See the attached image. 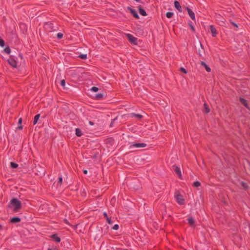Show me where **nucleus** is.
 <instances>
[{"label":"nucleus","mask_w":250,"mask_h":250,"mask_svg":"<svg viewBox=\"0 0 250 250\" xmlns=\"http://www.w3.org/2000/svg\"><path fill=\"white\" fill-rule=\"evenodd\" d=\"M10 205H9V207H13L14 208L13 210L14 212H18L21 208V203L20 201L16 198H13L10 201Z\"/></svg>","instance_id":"1"},{"label":"nucleus","mask_w":250,"mask_h":250,"mask_svg":"<svg viewBox=\"0 0 250 250\" xmlns=\"http://www.w3.org/2000/svg\"><path fill=\"white\" fill-rule=\"evenodd\" d=\"M44 28L47 32H52L56 30V29H54L53 23L51 22L46 23L44 25Z\"/></svg>","instance_id":"2"},{"label":"nucleus","mask_w":250,"mask_h":250,"mask_svg":"<svg viewBox=\"0 0 250 250\" xmlns=\"http://www.w3.org/2000/svg\"><path fill=\"white\" fill-rule=\"evenodd\" d=\"M175 198L177 202L180 205L184 204V199L183 196L179 193H177L175 195Z\"/></svg>","instance_id":"3"},{"label":"nucleus","mask_w":250,"mask_h":250,"mask_svg":"<svg viewBox=\"0 0 250 250\" xmlns=\"http://www.w3.org/2000/svg\"><path fill=\"white\" fill-rule=\"evenodd\" d=\"M126 36L128 41L132 43L135 45L137 44V39L130 34H126Z\"/></svg>","instance_id":"4"},{"label":"nucleus","mask_w":250,"mask_h":250,"mask_svg":"<svg viewBox=\"0 0 250 250\" xmlns=\"http://www.w3.org/2000/svg\"><path fill=\"white\" fill-rule=\"evenodd\" d=\"M146 146V144L145 143H135L130 146L129 148H131L133 147L140 148L145 147Z\"/></svg>","instance_id":"5"},{"label":"nucleus","mask_w":250,"mask_h":250,"mask_svg":"<svg viewBox=\"0 0 250 250\" xmlns=\"http://www.w3.org/2000/svg\"><path fill=\"white\" fill-rule=\"evenodd\" d=\"M172 169L175 172V173L177 174L178 177L180 178H181L182 177V173H181L180 168L178 167H177L175 165H173L172 166Z\"/></svg>","instance_id":"6"},{"label":"nucleus","mask_w":250,"mask_h":250,"mask_svg":"<svg viewBox=\"0 0 250 250\" xmlns=\"http://www.w3.org/2000/svg\"><path fill=\"white\" fill-rule=\"evenodd\" d=\"M127 9L128 10H129L130 11L131 14L133 15V16L135 18H136L137 19H139V16L138 14H137V12L135 10L131 8L130 7H127Z\"/></svg>","instance_id":"7"},{"label":"nucleus","mask_w":250,"mask_h":250,"mask_svg":"<svg viewBox=\"0 0 250 250\" xmlns=\"http://www.w3.org/2000/svg\"><path fill=\"white\" fill-rule=\"evenodd\" d=\"M186 9L188 12V14L189 15V16L190 17V18L193 20H194L195 19V14H194V13L192 11V10L191 9H190L189 8L187 7H186Z\"/></svg>","instance_id":"8"},{"label":"nucleus","mask_w":250,"mask_h":250,"mask_svg":"<svg viewBox=\"0 0 250 250\" xmlns=\"http://www.w3.org/2000/svg\"><path fill=\"white\" fill-rule=\"evenodd\" d=\"M9 64L13 67H17V62L12 58H10L7 60Z\"/></svg>","instance_id":"9"},{"label":"nucleus","mask_w":250,"mask_h":250,"mask_svg":"<svg viewBox=\"0 0 250 250\" xmlns=\"http://www.w3.org/2000/svg\"><path fill=\"white\" fill-rule=\"evenodd\" d=\"M209 29L211 32L212 36L215 37L217 34V32L215 27L213 25H211L209 26Z\"/></svg>","instance_id":"10"},{"label":"nucleus","mask_w":250,"mask_h":250,"mask_svg":"<svg viewBox=\"0 0 250 250\" xmlns=\"http://www.w3.org/2000/svg\"><path fill=\"white\" fill-rule=\"evenodd\" d=\"M21 221V219L19 217H14L10 219V222L11 223H17L20 222Z\"/></svg>","instance_id":"11"},{"label":"nucleus","mask_w":250,"mask_h":250,"mask_svg":"<svg viewBox=\"0 0 250 250\" xmlns=\"http://www.w3.org/2000/svg\"><path fill=\"white\" fill-rule=\"evenodd\" d=\"M174 6L179 12H181L182 11V7L178 1L175 0L174 1Z\"/></svg>","instance_id":"12"},{"label":"nucleus","mask_w":250,"mask_h":250,"mask_svg":"<svg viewBox=\"0 0 250 250\" xmlns=\"http://www.w3.org/2000/svg\"><path fill=\"white\" fill-rule=\"evenodd\" d=\"M52 239H53L55 241L59 243L61 241L60 238L58 236L57 234H54L52 235L50 237Z\"/></svg>","instance_id":"13"},{"label":"nucleus","mask_w":250,"mask_h":250,"mask_svg":"<svg viewBox=\"0 0 250 250\" xmlns=\"http://www.w3.org/2000/svg\"><path fill=\"white\" fill-rule=\"evenodd\" d=\"M103 215H104V218L106 219L107 222L109 224H112V222L111 221V218L108 216L107 214L106 213V212H104V213H103Z\"/></svg>","instance_id":"14"},{"label":"nucleus","mask_w":250,"mask_h":250,"mask_svg":"<svg viewBox=\"0 0 250 250\" xmlns=\"http://www.w3.org/2000/svg\"><path fill=\"white\" fill-rule=\"evenodd\" d=\"M138 10L140 15L143 16H146L147 15L146 11L143 8H142L141 6L140 5L138 6Z\"/></svg>","instance_id":"15"},{"label":"nucleus","mask_w":250,"mask_h":250,"mask_svg":"<svg viewBox=\"0 0 250 250\" xmlns=\"http://www.w3.org/2000/svg\"><path fill=\"white\" fill-rule=\"evenodd\" d=\"M203 112L207 114L208 113L210 112V109L209 108V106L206 103H205L204 104Z\"/></svg>","instance_id":"16"},{"label":"nucleus","mask_w":250,"mask_h":250,"mask_svg":"<svg viewBox=\"0 0 250 250\" xmlns=\"http://www.w3.org/2000/svg\"><path fill=\"white\" fill-rule=\"evenodd\" d=\"M201 64L202 66H203L205 67V69L207 72H210V71H211L210 68L206 63V62L202 61L201 62Z\"/></svg>","instance_id":"17"},{"label":"nucleus","mask_w":250,"mask_h":250,"mask_svg":"<svg viewBox=\"0 0 250 250\" xmlns=\"http://www.w3.org/2000/svg\"><path fill=\"white\" fill-rule=\"evenodd\" d=\"M240 102L243 104L245 107H247L248 106L247 101L243 98L240 97L239 99Z\"/></svg>","instance_id":"18"},{"label":"nucleus","mask_w":250,"mask_h":250,"mask_svg":"<svg viewBox=\"0 0 250 250\" xmlns=\"http://www.w3.org/2000/svg\"><path fill=\"white\" fill-rule=\"evenodd\" d=\"M75 132L76 135L78 137H81L83 134L81 129L79 128H76Z\"/></svg>","instance_id":"19"},{"label":"nucleus","mask_w":250,"mask_h":250,"mask_svg":"<svg viewBox=\"0 0 250 250\" xmlns=\"http://www.w3.org/2000/svg\"><path fill=\"white\" fill-rule=\"evenodd\" d=\"M188 223L189 224L190 226H192L195 224V220L192 217H189L187 219Z\"/></svg>","instance_id":"20"},{"label":"nucleus","mask_w":250,"mask_h":250,"mask_svg":"<svg viewBox=\"0 0 250 250\" xmlns=\"http://www.w3.org/2000/svg\"><path fill=\"white\" fill-rule=\"evenodd\" d=\"M131 117H136L138 119H141L143 118V116L139 114H136L134 113H132L131 114Z\"/></svg>","instance_id":"21"},{"label":"nucleus","mask_w":250,"mask_h":250,"mask_svg":"<svg viewBox=\"0 0 250 250\" xmlns=\"http://www.w3.org/2000/svg\"><path fill=\"white\" fill-rule=\"evenodd\" d=\"M40 114H37L34 117V121H33V125H36L37 123V122H38V120H39V119L40 118Z\"/></svg>","instance_id":"22"},{"label":"nucleus","mask_w":250,"mask_h":250,"mask_svg":"<svg viewBox=\"0 0 250 250\" xmlns=\"http://www.w3.org/2000/svg\"><path fill=\"white\" fill-rule=\"evenodd\" d=\"M188 24L190 26L192 31L193 32H195V28H194V27L193 26V25L192 24V21H190L189 22H188Z\"/></svg>","instance_id":"23"},{"label":"nucleus","mask_w":250,"mask_h":250,"mask_svg":"<svg viewBox=\"0 0 250 250\" xmlns=\"http://www.w3.org/2000/svg\"><path fill=\"white\" fill-rule=\"evenodd\" d=\"M22 118H20L19 119V121H18V124H19V125H21V123H22ZM17 128H19V129H22L23 126H22L21 125H20L18 126Z\"/></svg>","instance_id":"24"},{"label":"nucleus","mask_w":250,"mask_h":250,"mask_svg":"<svg viewBox=\"0 0 250 250\" xmlns=\"http://www.w3.org/2000/svg\"><path fill=\"white\" fill-rule=\"evenodd\" d=\"M103 97V94L102 93H98L96 95L95 98L97 100H100Z\"/></svg>","instance_id":"25"},{"label":"nucleus","mask_w":250,"mask_h":250,"mask_svg":"<svg viewBox=\"0 0 250 250\" xmlns=\"http://www.w3.org/2000/svg\"><path fill=\"white\" fill-rule=\"evenodd\" d=\"M173 15V13L171 12H167L166 13V17L168 19L172 18Z\"/></svg>","instance_id":"26"},{"label":"nucleus","mask_w":250,"mask_h":250,"mask_svg":"<svg viewBox=\"0 0 250 250\" xmlns=\"http://www.w3.org/2000/svg\"><path fill=\"white\" fill-rule=\"evenodd\" d=\"M10 166L12 168H16L18 167V165L15 163L11 162Z\"/></svg>","instance_id":"27"},{"label":"nucleus","mask_w":250,"mask_h":250,"mask_svg":"<svg viewBox=\"0 0 250 250\" xmlns=\"http://www.w3.org/2000/svg\"><path fill=\"white\" fill-rule=\"evenodd\" d=\"M201 185L199 181L194 182L193 184V186L195 187H199Z\"/></svg>","instance_id":"28"},{"label":"nucleus","mask_w":250,"mask_h":250,"mask_svg":"<svg viewBox=\"0 0 250 250\" xmlns=\"http://www.w3.org/2000/svg\"><path fill=\"white\" fill-rule=\"evenodd\" d=\"M4 52L7 53V54H10V52H11V50H10V48L9 47H6L4 49Z\"/></svg>","instance_id":"29"},{"label":"nucleus","mask_w":250,"mask_h":250,"mask_svg":"<svg viewBox=\"0 0 250 250\" xmlns=\"http://www.w3.org/2000/svg\"><path fill=\"white\" fill-rule=\"evenodd\" d=\"M79 58H80L82 59L85 60L87 58V55L86 54H81L79 55Z\"/></svg>","instance_id":"30"},{"label":"nucleus","mask_w":250,"mask_h":250,"mask_svg":"<svg viewBox=\"0 0 250 250\" xmlns=\"http://www.w3.org/2000/svg\"><path fill=\"white\" fill-rule=\"evenodd\" d=\"M4 41L0 37V46L1 47H4Z\"/></svg>","instance_id":"31"},{"label":"nucleus","mask_w":250,"mask_h":250,"mask_svg":"<svg viewBox=\"0 0 250 250\" xmlns=\"http://www.w3.org/2000/svg\"><path fill=\"white\" fill-rule=\"evenodd\" d=\"M58 39L60 40L62 38L63 34L62 33H59L57 35Z\"/></svg>","instance_id":"32"},{"label":"nucleus","mask_w":250,"mask_h":250,"mask_svg":"<svg viewBox=\"0 0 250 250\" xmlns=\"http://www.w3.org/2000/svg\"><path fill=\"white\" fill-rule=\"evenodd\" d=\"M61 85L65 88V81L64 80H62L60 82Z\"/></svg>","instance_id":"33"},{"label":"nucleus","mask_w":250,"mask_h":250,"mask_svg":"<svg viewBox=\"0 0 250 250\" xmlns=\"http://www.w3.org/2000/svg\"><path fill=\"white\" fill-rule=\"evenodd\" d=\"M91 91H92L93 92H97V91H98L99 89H98V88L97 87L93 86L91 88Z\"/></svg>","instance_id":"34"},{"label":"nucleus","mask_w":250,"mask_h":250,"mask_svg":"<svg viewBox=\"0 0 250 250\" xmlns=\"http://www.w3.org/2000/svg\"><path fill=\"white\" fill-rule=\"evenodd\" d=\"M180 70L185 74H187L188 73V71L186 70V69L183 67H181L180 68Z\"/></svg>","instance_id":"35"},{"label":"nucleus","mask_w":250,"mask_h":250,"mask_svg":"<svg viewBox=\"0 0 250 250\" xmlns=\"http://www.w3.org/2000/svg\"><path fill=\"white\" fill-rule=\"evenodd\" d=\"M241 185L245 188H247L248 187L247 184L244 182H241Z\"/></svg>","instance_id":"36"},{"label":"nucleus","mask_w":250,"mask_h":250,"mask_svg":"<svg viewBox=\"0 0 250 250\" xmlns=\"http://www.w3.org/2000/svg\"><path fill=\"white\" fill-rule=\"evenodd\" d=\"M62 176L59 177V180H58V183L60 184H62Z\"/></svg>","instance_id":"37"},{"label":"nucleus","mask_w":250,"mask_h":250,"mask_svg":"<svg viewBox=\"0 0 250 250\" xmlns=\"http://www.w3.org/2000/svg\"><path fill=\"white\" fill-rule=\"evenodd\" d=\"M112 229H114V230H117V229H119V226H118V225H117V224L113 226V227L112 228Z\"/></svg>","instance_id":"38"},{"label":"nucleus","mask_w":250,"mask_h":250,"mask_svg":"<svg viewBox=\"0 0 250 250\" xmlns=\"http://www.w3.org/2000/svg\"><path fill=\"white\" fill-rule=\"evenodd\" d=\"M231 24H232L233 25H234V26L235 27H236V28H238V25H237L236 23H235V22H233V21H231Z\"/></svg>","instance_id":"39"},{"label":"nucleus","mask_w":250,"mask_h":250,"mask_svg":"<svg viewBox=\"0 0 250 250\" xmlns=\"http://www.w3.org/2000/svg\"><path fill=\"white\" fill-rule=\"evenodd\" d=\"M48 250H58L56 248H49Z\"/></svg>","instance_id":"40"},{"label":"nucleus","mask_w":250,"mask_h":250,"mask_svg":"<svg viewBox=\"0 0 250 250\" xmlns=\"http://www.w3.org/2000/svg\"><path fill=\"white\" fill-rule=\"evenodd\" d=\"M83 172L84 174H86L87 173V170L86 169L83 170Z\"/></svg>","instance_id":"41"},{"label":"nucleus","mask_w":250,"mask_h":250,"mask_svg":"<svg viewBox=\"0 0 250 250\" xmlns=\"http://www.w3.org/2000/svg\"><path fill=\"white\" fill-rule=\"evenodd\" d=\"M89 124L90 125H94V123H93L92 122H91V121H89Z\"/></svg>","instance_id":"42"},{"label":"nucleus","mask_w":250,"mask_h":250,"mask_svg":"<svg viewBox=\"0 0 250 250\" xmlns=\"http://www.w3.org/2000/svg\"><path fill=\"white\" fill-rule=\"evenodd\" d=\"M199 54L200 56H202L201 52H200V51H199Z\"/></svg>","instance_id":"43"},{"label":"nucleus","mask_w":250,"mask_h":250,"mask_svg":"<svg viewBox=\"0 0 250 250\" xmlns=\"http://www.w3.org/2000/svg\"><path fill=\"white\" fill-rule=\"evenodd\" d=\"M200 45H201V47L203 48V46L202 44L201 43H200Z\"/></svg>","instance_id":"44"}]
</instances>
